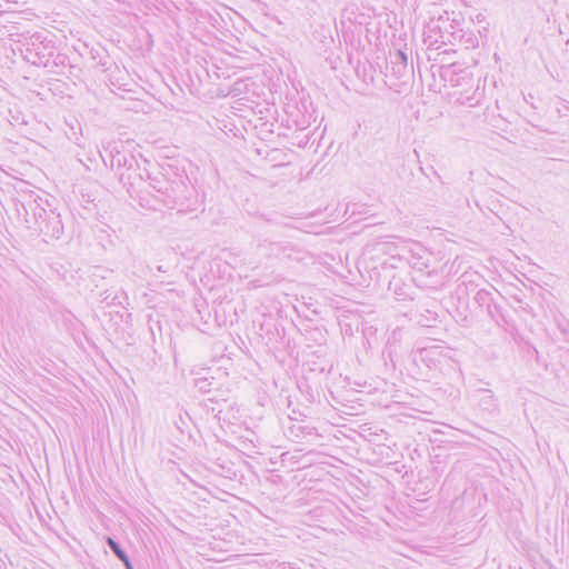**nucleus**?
I'll return each instance as SVG.
<instances>
[{
  "mask_svg": "<svg viewBox=\"0 0 569 569\" xmlns=\"http://www.w3.org/2000/svg\"><path fill=\"white\" fill-rule=\"evenodd\" d=\"M418 271L419 272H423V269L421 267H417ZM421 277H423V273H421L420 276H417L413 278V280L416 281H419L421 286H425V287H432V288H439L442 286V282H441V279L437 280V281H432V282H426L421 279Z\"/></svg>",
  "mask_w": 569,
  "mask_h": 569,
  "instance_id": "nucleus-17",
  "label": "nucleus"
},
{
  "mask_svg": "<svg viewBox=\"0 0 569 569\" xmlns=\"http://www.w3.org/2000/svg\"><path fill=\"white\" fill-rule=\"evenodd\" d=\"M380 246L382 247V251H386V249L389 248V243H380Z\"/></svg>",
  "mask_w": 569,
  "mask_h": 569,
  "instance_id": "nucleus-22",
  "label": "nucleus"
},
{
  "mask_svg": "<svg viewBox=\"0 0 569 569\" xmlns=\"http://www.w3.org/2000/svg\"><path fill=\"white\" fill-rule=\"evenodd\" d=\"M69 67L72 69L73 67L70 64L69 57L66 53L60 51H56L52 54L51 66L48 67L52 73L62 74V69Z\"/></svg>",
  "mask_w": 569,
  "mask_h": 569,
  "instance_id": "nucleus-14",
  "label": "nucleus"
},
{
  "mask_svg": "<svg viewBox=\"0 0 569 569\" xmlns=\"http://www.w3.org/2000/svg\"><path fill=\"white\" fill-rule=\"evenodd\" d=\"M388 292L398 301H409L415 299L416 290L412 283L395 274L389 280Z\"/></svg>",
  "mask_w": 569,
  "mask_h": 569,
  "instance_id": "nucleus-8",
  "label": "nucleus"
},
{
  "mask_svg": "<svg viewBox=\"0 0 569 569\" xmlns=\"http://www.w3.org/2000/svg\"><path fill=\"white\" fill-rule=\"evenodd\" d=\"M568 18H569V14H568Z\"/></svg>",
  "mask_w": 569,
  "mask_h": 569,
  "instance_id": "nucleus-24",
  "label": "nucleus"
},
{
  "mask_svg": "<svg viewBox=\"0 0 569 569\" xmlns=\"http://www.w3.org/2000/svg\"><path fill=\"white\" fill-rule=\"evenodd\" d=\"M19 51L24 61L36 67L51 66L52 54L57 51L56 37L48 30L37 31L20 41Z\"/></svg>",
  "mask_w": 569,
  "mask_h": 569,
  "instance_id": "nucleus-3",
  "label": "nucleus"
},
{
  "mask_svg": "<svg viewBox=\"0 0 569 569\" xmlns=\"http://www.w3.org/2000/svg\"><path fill=\"white\" fill-rule=\"evenodd\" d=\"M146 180L147 188L148 190H150V200H160V198L162 197V191L168 190V187L172 181L167 179V177L161 172H158L157 174L150 173V178H146Z\"/></svg>",
  "mask_w": 569,
  "mask_h": 569,
  "instance_id": "nucleus-10",
  "label": "nucleus"
},
{
  "mask_svg": "<svg viewBox=\"0 0 569 569\" xmlns=\"http://www.w3.org/2000/svg\"><path fill=\"white\" fill-rule=\"evenodd\" d=\"M142 199L144 200L142 208L149 210H159L163 206L186 213L194 211L198 206L196 189L187 184L182 179L172 180L168 190L162 191L160 200H150L149 197H142Z\"/></svg>",
  "mask_w": 569,
  "mask_h": 569,
  "instance_id": "nucleus-2",
  "label": "nucleus"
},
{
  "mask_svg": "<svg viewBox=\"0 0 569 569\" xmlns=\"http://www.w3.org/2000/svg\"><path fill=\"white\" fill-rule=\"evenodd\" d=\"M426 274H427L429 278H433V277L439 278V273H438L437 271H435V270H432V271H429V270H428V271H426Z\"/></svg>",
  "mask_w": 569,
  "mask_h": 569,
  "instance_id": "nucleus-21",
  "label": "nucleus"
},
{
  "mask_svg": "<svg viewBox=\"0 0 569 569\" xmlns=\"http://www.w3.org/2000/svg\"><path fill=\"white\" fill-rule=\"evenodd\" d=\"M146 178H150V172L147 168H142L139 161L127 171L119 172V182L126 188L131 198L138 199L139 204L142 207L144 200L142 197H149L150 190L147 188Z\"/></svg>",
  "mask_w": 569,
  "mask_h": 569,
  "instance_id": "nucleus-4",
  "label": "nucleus"
},
{
  "mask_svg": "<svg viewBox=\"0 0 569 569\" xmlns=\"http://www.w3.org/2000/svg\"><path fill=\"white\" fill-rule=\"evenodd\" d=\"M100 156L104 166L114 171L118 178L119 172L131 169L138 161L131 152L119 150L116 143H109L107 147H103Z\"/></svg>",
  "mask_w": 569,
  "mask_h": 569,
  "instance_id": "nucleus-7",
  "label": "nucleus"
},
{
  "mask_svg": "<svg viewBox=\"0 0 569 569\" xmlns=\"http://www.w3.org/2000/svg\"><path fill=\"white\" fill-rule=\"evenodd\" d=\"M456 21L448 17L440 16L438 19H431L423 30V42L429 47L435 44L452 43Z\"/></svg>",
  "mask_w": 569,
  "mask_h": 569,
  "instance_id": "nucleus-6",
  "label": "nucleus"
},
{
  "mask_svg": "<svg viewBox=\"0 0 569 569\" xmlns=\"http://www.w3.org/2000/svg\"><path fill=\"white\" fill-rule=\"evenodd\" d=\"M17 210H18V213H19L20 216H22V214H23L24 220H26V222L28 223V226H33L32 211L28 210V211H29V214L27 216V214H26V212H24V210H23L22 208H21V209H19V208H18Z\"/></svg>",
  "mask_w": 569,
  "mask_h": 569,
  "instance_id": "nucleus-19",
  "label": "nucleus"
},
{
  "mask_svg": "<svg viewBox=\"0 0 569 569\" xmlns=\"http://www.w3.org/2000/svg\"><path fill=\"white\" fill-rule=\"evenodd\" d=\"M283 247H286V249L283 250V252H281V258H280L281 261H283V262H293V261L300 262V261L305 260L307 252L299 249L298 247H296L292 242L284 241Z\"/></svg>",
  "mask_w": 569,
  "mask_h": 569,
  "instance_id": "nucleus-12",
  "label": "nucleus"
},
{
  "mask_svg": "<svg viewBox=\"0 0 569 569\" xmlns=\"http://www.w3.org/2000/svg\"><path fill=\"white\" fill-rule=\"evenodd\" d=\"M362 335L363 338L367 340L368 345L371 346V338L376 335V329L372 326H362Z\"/></svg>",
  "mask_w": 569,
  "mask_h": 569,
  "instance_id": "nucleus-18",
  "label": "nucleus"
},
{
  "mask_svg": "<svg viewBox=\"0 0 569 569\" xmlns=\"http://www.w3.org/2000/svg\"><path fill=\"white\" fill-rule=\"evenodd\" d=\"M106 542L113 555L123 563L126 569H134L130 557L117 540L111 537H107Z\"/></svg>",
  "mask_w": 569,
  "mask_h": 569,
  "instance_id": "nucleus-13",
  "label": "nucleus"
},
{
  "mask_svg": "<svg viewBox=\"0 0 569 569\" xmlns=\"http://www.w3.org/2000/svg\"><path fill=\"white\" fill-rule=\"evenodd\" d=\"M194 387L201 393H211L212 391L219 390L218 382L213 377L209 378H197L194 379Z\"/></svg>",
  "mask_w": 569,
  "mask_h": 569,
  "instance_id": "nucleus-15",
  "label": "nucleus"
},
{
  "mask_svg": "<svg viewBox=\"0 0 569 569\" xmlns=\"http://www.w3.org/2000/svg\"><path fill=\"white\" fill-rule=\"evenodd\" d=\"M456 43L461 44L465 49H475L479 46V39L473 31L463 30L459 28V23L456 22L451 44Z\"/></svg>",
  "mask_w": 569,
  "mask_h": 569,
  "instance_id": "nucleus-11",
  "label": "nucleus"
},
{
  "mask_svg": "<svg viewBox=\"0 0 569 569\" xmlns=\"http://www.w3.org/2000/svg\"><path fill=\"white\" fill-rule=\"evenodd\" d=\"M21 207L27 216L29 214L28 210L32 211L33 226H28V228L42 236L44 242L48 243L62 237L64 227L61 216L51 208L47 199L29 196L21 202Z\"/></svg>",
  "mask_w": 569,
  "mask_h": 569,
  "instance_id": "nucleus-1",
  "label": "nucleus"
},
{
  "mask_svg": "<svg viewBox=\"0 0 569 569\" xmlns=\"http://www.w3.org/2000/svg\"><path fill=\"white\" fill-rule=\"evenodd\" d=\"M284 241H271L268 239H261L257 243L256 254L263 260H272L281 258V252L286 249L283 247Z\"/></svg>",
  "mask_w": 569,
  "mask_h": 569,
  "instance_id": "nucleus-9",
  "label": "nucleus"
},
{
  "mask_svg": "<svg viewBox=\"0 0 569 569\" xmlns=\"http://www.w3.org/2000/svg\"><path fill=\"white\" fill-rule=\"evenodd\" d=\"M157 269H158V271H160V272H166V270L163 269V267H162V266H158V268H157Z\"/></svg>",
  "mask_w": 569,
  "mask_h": 569,
  "instance_id": "nucleus-23",
  "label": "nucleus"
},
{
  "mask_svg": "<svg viewBox=\"0 0 569 569\" xmlns=\"http://www.w3.org/2000/svg\"><path fill=\"white\" fill-rule=\"evenodd\" d=\"M120 298H123V299H127V297L124 296V293L122 292L121 296L119 295H116L112 300H111V303L113 305H122V301L120 300Z\"/></svg>",
  "mask_w": 569,
  "mask_h": 569,
  "instance_id": "nucleus-20",
  "label": "nucleus"
},
{
  "mask_svg": "<svg viewBox=\"0 0 569 569\" xmlns=\"http://www.w3.org/2000/svg\"><path fill=\"white\" fill-rule=\"evenodd\" d=\"M475 301L480 307H487L488 311L491 312L492 296L491 292L486 289H480L475 296Z\"/></svg>",
  "mask_w": 569,
  "mask_h": 569,
  "instance_id": "nucleus-16",
  "label": "nucleus"
},
{
  "mask_svg": "<svg viewBox=\"0 0 569 569\" xmlns=\"http://www.w3.org/2000/svg\"><path fill=\"white\" fill-rule=\"evenodd\" d=\"M388 73L386 74L388 86L400 92V86L407 84L408 80L412 78L413 68L408 64V56L403 50L397 49L390 53V66L387 67Z\"/></svg>",
  "mask_w": 569,
  "mask_h": 569,
  "instance_id": "nucleus-5",
  "label": "nucleus"
}]
</instances>
